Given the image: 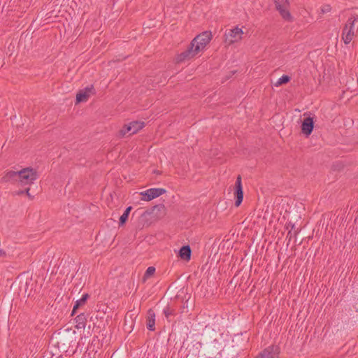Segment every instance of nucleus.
I'll list each match as a JSON object with an SVG mask.
<instances>
[{"instance_id": "obj_9", "label": "nucleus", "mask_w": 358, "mask_h": 358, "mask_svg": "<svg viewBox=\"0 0 358 358\" xmlns=\"http://www.w3.org/2000/svg\"><path fill=\"white\" fill-rule=\"evenodd\" d=\"M95 93V90L93 85L87 87L83 90H80L76 94V103L85 102L88 100L89 97Z\"/></svg>"}, {"instance_id": "obj_5", "label": "nucleus", "mask_w": 358, "mask_h": 358, "mask_svg": "<svg viewBox=\"0 0 358 358\" xmlns=\"http://www.w3.org/2000/svg\"><path fill=\"white\" fill-rule=\"evenodd\" d=\"M243 34L242 29L235 27L232 29H229V32H226L224 34V41L228 45L233 44L235 42L238 41L241 39V36Z\"/></svg>"}, {"instance_id": "obj_17", "label": "nucleus", "mask_w": 358, "mask_h": 358, "mask_svg": "<svg viewBox=\"0 0 358 358\" xmlns=\"http://www.w3.org/2000/svg\"><path fill=\"white\" fill-rule=\"evenodd\" d=\"M131 209V206H129L125 209L124 212L120 217L119 226H123L127 222Z\"/></svg>"}, {"instance_id": "obj_21", "label": "nucleus", "mask_w": 358, "mask_h": 358, "mask_svg": "<svg viewBox=\"0 0 358 358\" xmlns=\"http://www.w3.org/2000/svg\"><path fill=\"white\" fill-rule=\"evenodd\" d=\"M155 272V268L153 266H149L146 269V271L143 275V281L145 282L146 279L149 278L152 275H154Z\"/></svg>"}, {"instance_id": "obj_1", "label": "nucleus", "mask_w": 358, "mask_h": 358, "mask_svg": "<svg viewBox=\"0 0 358 358\" xmlns=\"http://www.w3.org/2000/svg\"><path fill=\"white\" fill-rule=\"evenodd\" d=\"M212 36L210 31H206L197 35L190 43L194 46V51L199 53L203 50L211 41Z\"/></svg>"}, {"instance_id": "obj_7", "label": "nucleus", "mask_w": 358, "mask_h": 358, "mask_svg": "<svg viewBox=\"0 0 358 358\" xmlns=\"http://www.w3.org/2000/svg\"><path fill=\"white\" fill-rule=\"evenodd\" d=\"M234 196L236 199L235 206L238 207L241 205L243 199V191L241 182V176L240 175L238 176L235 182Z\"/></svg>"}, {"instance_id": "obj_24", "label": "nucleus", "mask_w": 358, "mask_h": 358, "mask_svg": "<svg viewBox=\"0 0 358 358\" xmlns=\"http://www.w3.org/2000/svg\"><path fill=\"white\" fill-rule=\"evenodd\" d=\"M321 10L323 13H327L330 12L331 11L330 5H324V6H322Z\"/></svg>"}, {"instance_id": "obj_16", "label": "nucleus", "mask_w": 358, "mask_h": 358, "mask_svg": "<svg viewBox=\"0 0 358 358\" xmlns=\"http://www.w3.org/2000/svg\"><path fill=\"white\" fill-rule=\"evenodd\" d=\"M76 320V329H84L87 322V317L85 313H80L75 318Z\"/></svg>"}, {"instance_id": "obj_11", "label": "nucleus", "mask_w": 358, "mask_h": 358, "mask_svg": "<svg viewBox=\"0 0 358 358\" xmlns=\"http://www.w3.org/2000/svg\"><path fill=\"white\" fill-rule=\"evenodd\" d=\"M314 120L311 117L305 118L301 124V132L306 136H309L314 129Z\"/></svg>"}, {"instance_id": "obj_13", "label": "nucleus", "mask_w": 358, "mask_h": 358, "mask_svg": "<svg viewBox=\"0 0 358 358\" xmlns=\"http://www.w3.org/2000/svg\"><path fill=\"white\" fill-rule=\"evenodd\" d=\"M146 327L150 331L155 330V313L152 309H149L148 311Z\"/></svg>"}, {"instance_id": "obj_29", "label": "nucleus", "mask_w": 358, "mask_h": 358, "mask_svg": "<svg viewBox=\"0 0 358 358\" xmlns=\"http://www.w3.org/2000/svg\"><path fill=\"white\" fill-rule=\"evenodd\" d=\"M289 228H291V229H290L291 231H292V229H294V224H291V223H289V224H288V226L287 227V229L289 228Z\"/></svg>"}, {"instance_id": "obj_25", "label": "nucleus", "mask_w": 358, "mask_h": 358, "mask_svg": "<svg viewBox=\"0 0 358 358\" xmlns=\"http://www.w3.org/2000/svg\"><path fill=\"white\" fill-rule=\"evenodd\" d=\"M29 191H30V187H27L25 189H24V193L30 198V199H33V196H31V194H29Z\"/></svg>"}, {"instance_id": "obj_4", "label": "nucleus", "mask_w": 358, "mask_h": 358, "mask_svg": "<svg viewBox=\"0 0 358 358\" xmlns=\"http://www.w3.org/2000/svg\"><path fill=\"white\" fill-rule=\"evenodd\" d=\"M275 9L279 12L280 16L287 22H292L293 17L289 12V0H275Z\"/></svg>"}, {"instance_id": "obj_32", "label": "nucleus", "mask_w": 358, "mask_h": 358, "mask_svg": "<svg viewBox=\"0 0 358 358\" xmlns=\"http://www.w3.org/2000/svg\"><path fill=\"white\" fill-rule=\"evenodd\" d=\"M357 83H358V78H357Z\"/></svg>"}, {"instance_id": "obj_30", "label": "nucleus", "mask_w": 358, "mask_h": 358, "mask_svg": "<svg viewBox=\"0 0 358 358\" xmlns=\"http://www.w3.org/2000/svg\"><path fill=\"white\" fill-rule=\"evenodd\" d=\"M298 230L295 231L294 233V236H296L298 234Z\"/></svg>"}, {"instance_id": "obj_15", "label": "nucleus", "mask_w": 358, "mask_h": 358, "mask_svg": "<svg viewBox=\"0 0 358 358\" xmlns=\"http://www.w3.org/2000/svg\"><path fill=\"white\" fill-rule=\"evenodd\" d=\"M90 298V295L88 294H85L83 295V296L81 297V299L77 300L76 302H75V304L73 306V310H72V312H71V316L74 315L76 312H77V310L84 306L86 302H87V300Z\"/></svg>"}, {"instance_id": "obj_12", "label": "nucleus", "mask_w": 358, "mask_h": 358, "mask_svg": "<svg viewBox=\"0 0 358 358\" xmlns=\"http://www.w3.org/2000/svg\"><path fill=\"white\" fill-rule=\"evenodd\" d=\"M19 181L18 171H9L1 178V182H17Z\"/></svg>"}, {"instance_id": "obj_19", "label": "nucleus", "mask_w": 358, "mask_h": 358, "mask_svg": "<svg viewBox=\"0 0 358 358\" xmlns=\"http://www.w3.org/2000/svg\"><path fill=\"white\" fill-rule=\"evenodd\" d=\"M163 313L167 320H169L170 316L176 315L175 310L173 308H172L169 305H167L164 308Z\"/></svg>"}, {"instance_id": "obj_8", "label": "nucleus", "mask_w": 358, "mask_h": 358, "mask_svg": "<svg viewBox=\"0 0 358 358\" xmlns=\"http://www.w3.org/2000/svg\"><path fill=\"white\" fill-rule=\"evenodd\" d=\"M198 52L194 51V46L190 43L187 50L178 54L176 58L177 63H181L194 57Z\"/></svg>"}, {"instance_id": "obj_27", "label": "nucleus", "mask_w": 358, "mask_h": 358, "mask_svg": "<svg viewBox=\"0 0 358 358\" xmlns=\"http://www.w3.org/2000/svg\"><path fill=\"white\" fill-rule=\"evenodd\" d=\"M24 194V190H19L15 193V195H22Z\"/></svg>"}, {"instance_id": "obj_10", "label": "nucleus", "mask_w": 358, "mask_h": 358, "mask_svg": "<svg viewBox=\"0 0 358 358\" xmlns=\"http://www.w3.org/2000/svg\"><path fill=\"white\" fill-rule=\"evenodd\" d=\"M280 348L278 345H271L265 348L261 353V358H278Z\"/></svg>"}, {"instance_id": "obj_6", "label": "nucleus", "mask_w": 358, "mask_h": 358, "mask_svg": "<svg viewBox=\"0 0 358 358\" xmlns=\"http://www.w3.org/2000/svg\"><path fill=\"white\" fill-rule=\"evenodd\" d=\"M166 192V189L164 188H150L141 193L142 196L141 199L149 201L164 194Z\"/></svg>"}, {"instance_id": "obj_28", "label": "nucleus", "mask_w": 358, "mask_h": 358, "mask_svg": "<svg viewBox=\"0 0 358 358\" xmlns=\"http://www.w3.org/2000/svg\"><path fill=\"white\" fill-rule=\"evenodd\" d=\"M292 237V233L291 231V230H289L287 233V238H289V239L290 240Z\"/></svg>"}, {"instance_id": "obj_3", "label": "nucleus", "mask_w": 358, "mask_h": 358, "mask_svg": "<svg viewBox=\"0 0 358 358\" xmlns=\"http://www.w3.org/2000/svg\"><path fill=\"white\" fill-rule=\"evenodd\" d=\"M357 15H353L348 20L347 23L345 24L342 33V38L345 44L350 43L352 40L353 36H355V22H357Z\"/></svg>"}, {"instance_id": "obj_2", "label": "nucleus", "mask_w": 358, "mask_h": 358, "mask_svg": "<svg viewBox=\"0 0 358 358\" xmlns=\"http://www.w3.org/2000/svg\"><path fill=\"white\" fill-rule=\"evenodd\" d=\"M19 182L21 185H30L38 178L37 171L32 168H24L18 171Z\"/></svg>"}, {"instance_id": "obj_20", "label": "nucleus", "mask_w": 358, "mask_h": 358, "mask_svg": "<svg viewBox=\"0 0 358 358\" xmlns=\"http://www.w3.org/2000/svg\"><path fill=\"white\" fill-rule=\"evenodd\" d=\"M291 78L287 75H283L275 83V87H278L283 84H287L290 81Z\"/></svg>"}, {"instance_id": "obj_26", "label": "nucleus", "mask_w": 358, "mask_h": 358, "mask_svg": "<svg viewBox=\"0 0 358 358\" xmlns=\"http://www.w3.org/2000/svg\"><path fill=\"white\" fill-rule=\"evenodd\" d=\"M6 257V252L2 249H0V258H4Z\"/></svg>"}, {"instance_id": "obj_18", "label": "nucleus", "mask_w": 358, "mask_h": 358, "mask_svg": "<svg viewBox=\"0 0 358 358\" xmlns=\"http://www.w3.org/2000/svg\"><path fill=\"white\" fill-rule=\"evenodd\" d=\"M129 124H130L131 127H132L131 133H133V134L137 133L145 125L144 122H138V121H134V122H130Z\"/></svg>"}, {"instance_id": "obj_14", "label": "nucleus", "mask_w": 358, "mask_h": 358, "mask_svg": "<svg viewBox=\"0 0 358 358\" xmlns=\"http://www.w3.org/2000/svg\"><path fill=\"white\" fill-rule=\"evenodd\" d=\"M192 250L189 245H183L179 250L178 256L183 260L189 261L191 259Z\"/></svg>"}, {"instance_id": "obj_22", "label": "nucleus", "mask_w": 358, "mask_h": 358, "mask_svg": "<svg viewBox=\"0 0 358 358\" xmlns=\"http://www.w3.org/2000/svg\"><path fill=\"white\" fill-rule=\"evenodd\" d=\"M132 127H131L130 124H125L123 128L120 131V135L122 136H124L127 134H128L129 136L132 135L133 133H131Z\"/></svg>"}, {"instance_id": "obj_23", "label": "nucleus", "mask_w": 358, "mask_h": 358, "mask_svg": "<svg viewBox=\"0 0 358 358\" xmlns=\"http://www.w3.org/2000/svg\"><path fill=\"white\" fill-rule=\"evenodd\" d=\"M176 288L175 285H171L169 286L166 292V294L167 295H172L173 294V289Z\"/></svg>"}, {"instance_id": "obj_31", "label": "nucleus", "mask_w": 358, "mask_h": 358, "mask_svg": "<svg viewBox=\"0 0 358 358\" xmlns=\"http://www.w3.org/2000/svg\"><path fill=\"white\" fill-rule=\"evenodd\" d=\"M187 303H188V300L186 301L187 307L188 306Z\"/></svg>"}]
</instances>
